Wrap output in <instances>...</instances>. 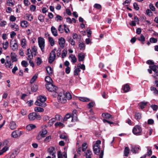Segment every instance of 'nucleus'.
I'll use <instances>...</instances> for the list:
<instances>
[{
    "label": "nucleus",
    "mask_w": 158,
    "mask_h": 158,
    "mask_svg": "<svg viewBox=\"0 0 158 158\" xmlns=\"http://www.w3.org/2000/svg\"><path fill=\"white\" fill-rule=\"evenodd\" d=\"M47 99L46 97L45 96H40L37 97V99L35 101V104L36 105L45 107L46 106L45 103Z\"/></svg>",
    "instance_id": "nucleus-1"
},
{
    "label": "nucleus",
    "mask_w": 158,
    "mask_h": 158,
    "mask_svg": "<svg viewBox=\"0 0 158 158\" xmlns=\"http://www.w3.org/2000/svg\"><path fill=\"white\" fill-rule=\"evenodd\" d=\"M46 89L49 91L53 92L54 93L53 95L54 97H56L58 95V88L54 85L52 84H47L46 85Z\"/></svg>",
    "instance_id": "nucleus-2"
},
{
    "label": "nucleus",
    "mask_w": 158,
    "mask_h": 158,
    "mask_svg": "<svg viewBox=\"0 0 158 158\" xmlns=\"http://www.w3.org/2000/svg\"><path fill=\"white\" fill-rule=\"evenodd\" d=\"M57 98L58 102L61 103H65L67 102L65 94L63 91L59 93Z\"/></svg>",
    "instance_id": "nucleus-3"
},
{
    "label": "nucleus",
    "mask_w": 158,
    "mask_h": 158,
    "mask_svg": "<svg viewBox=\"0 0 158 158\" xmlns=\"http://www.w3.org/2000/svg\"><path fill=\"white\" fill-rule=\"evenodd\" d=\"M38 40L39 47L41 51L44 52V51L45 40L43 37H40L38 38Z\"/></svg>",
    "instance_id": "nucleus-4"
},
{
    "label": "nucleus",
    "mask_w": 158,
    "mask_h": 158,
    "mask_svg": "<svg viewBox=\"0 0 158 158\" xmlns=\"http://www.w3.org/2000/svg\"><path fill=\"white\" fill-rule=\"evenodd\" d=\"M56 50V48H54L50 53V56L48 59V62L51 64L56 59V54L55 52Z\"/></svg>",
    "instance_id": "nucleus-5"
},
{
    "label": "nucleus",
    "mask_w": 158,
    "mask_h": 158,
    "mask_svg": "<svg viewBox=\"0 0 158 158\" xmlns=\"http://www.w3.org/2000/svg\"><path fill=\"white\" fill-rule=\"evenodd\" d=\"M142 131L141 127L137 125L135 126L132 130L133 133L136 135H140V133Z\"/></svg>",
    "instance_id": "nucleus-6"
},
{
    "label": "nucleus",
    "mask_w": 158,
    "mask_h": 158,
    "mask_svg": "<svg viewBox=\"0 0 158 158\" xmlns=\"http://www.w3.org/2000/svg\"><path fill=\"white\" fill-rule=\"evenodd\" d=\"M10 46L12 50L16 51L18 50V45L17 41L15 40H12L10 41Z\"/></svg>",
    "instance_id": "nucleus-7"
},
{
    "label": "nucleus",
    "mask_w": 158,
    "mask_h": 158,
    "mask_svg": "<svg viewBox=\"0 0 158 158\" xmlns=\"http://www.w3.org/2000/svg\"><path fill=\"white\" fill-rule=\"evenodd\" d=\"M22 132L19 130H16L13 131L11 134V137L13 138H17L20 136L22 134Z\"/></svg>",
    "instance_id": "nucleus-8"
},
{
    "label": "nucleus",
    "mask_w": 158,
    "mask_h": 158,
    "mask_svg": "<svg viewBox=\"0 0 158 158\" xmlns=\"http://www.w3.org/2000/svg\"><path fill=\"white\" fill-rule=\"evenodd\" d=\"M40 118V116L38 114L33 112L29 114L28 115V118Z\"/></svg>",
    "instance_id": "nucleus-9"
},
{
    "label": "nucleus",
    "mask_w": 158,
    "mask_h": 158,
    "mask_svg": "<svg viewBox=\"0 0 158 158\" xmlns=\"http://www.w3.org/2000/svg\"><path fill=\"white\" fill-rule=\"evenodd\" d=\"M93 151L94 153L96 155H98L100 151V148L98 145H95L93 146Z\"/></svg>",
    "instance_id": "nucleus-10"
},
{
    "label": "nucleus",
    "mask_w": 158,
    "mask_h": 158,
    "mask_svg": "<svg viewBox=\"0 0 158 158\" xmlns=\"http://www.w3.org/2000/svg\"><path fill=\"white\" fill-rule=\"evenodd\" d=\"M130 89L129 85L128 84L124 85L122 88V90L123 91H122L123 93H126L128 92Z\"/></svg>",
    "instance_id": "nucleus-11"
},
{
    "label": "nucleus",
    "mask_w": 158,
    "mask_h": 158,
    "mask_svg": "<svg viewBox=\"0 0 158 158\" xmlns=\"http://www.w3.org/2000/svg\"><path fill=\"white\" fill-rule=\"evenodd\" d=\"M13 65V62L10 60H7L5 63L6 67L7 68H12Z\"/></svg>",
    "instance_id": "nucleus-12"
},
{
    "label": "nucleus",
    "mask_w": 158,
    "mask_h": 158,
    "mask_svg": "<svg viewBox=\"0 0 158 158\" xmlns=\"http://www.w3.org/2000/svg\"><path fill=\"white\" fill-rule=\"evenodd\" d=\"M65 43V40L64 38L61 37L59 39V44L61 48H63L64 47Z\"/></svg>",
    "instance_id": "nucleus-13"
},
{
    "label": "nucleus",
    "mask_w": 158,
    "mask_h": 158,
    "mask_svg": "<svg viewBox=\"0 0 158 158\" xmlns=\"http://www.w3.org/2000/svg\"><path fill=\"white\" fill-rule=\"evenodd\" d=\"M31 50L30 49L28 48L27 49V55L28 59L30 60L33 58L34 55V54L31 53Z\"/></svg>",
    "instance_id": "nucleus-14"
},
{
    "label": "nucleus",
    "mask_w": 158,
    "mask_h": 158,
    "mask_svg": "<svg viewBox=\"0 0 158 158\" xmlns=\"http://www.w3.org/2000/svg\"><path fill=\"white\" fill-rule=\"evenodd\" d=\"M48 152L50 155H53V154H56L55 148L54 147H51L48 149Z\"/></svg>",
    "instance_id": "nucleus-15"
},
{
    "label": "nucleus",
    "mask_w": 158,
    "mask_h": 158,
    "mask_svg": "<svg viewBox=\"0 0 158 158\" xmlns=\"http://www.w3.org/2000/svg\"><path fill=\"white\" fill-rule=\"evenodd\" d=\"M47 133V131L46 129H44L41 130L39 132V134L43 138L45 137V135Z\"/></svg>",
    "instance_id": "nucleus-16"
},
{
    "label": "nucleus",
    "mask_w": 158,
    "mask_h": 158,
    "mask_svg": "<svg viewBox=\"0 0 158 158\" xmlns=\"http://www.w3.org/2000/svg\"><path fill=\"white\" fill-rule=\"evenodd\" d=\"M10 128L11 130H14L17 127L16 123L15 122L11 121L10 122L9 124Z\"/></svg>",
    "instance_id": "nucleus-17"
},
{
    "label": "nucleus",
    "mask_w": 158,
    "mask_h": 158,
    "mask_svg": "<svg viewBox=\"0 0 158 158\" xmlns=\"http://www.w3.org/2000/svg\"><path fill=\"white\" fill-rule=\"evenodd\" d=\"M51 31L52 34L55 36H56L58 35L57 31L56 29L54 26L51 27Z\"/></svg>",
    "instance_id": "nucleus-18"
},
{
    "label": "nucleus",
    "mask_w": 158,
    "mask_h": 158,
    "mask_svg": "<svg viewBox=\"0 0 158 158\" xmlns=\"http://www.w3.org/2000/svg\"><path fill=\"white\" fill-rule=\"evenodd\" d=\"M102 116L103 118H114V117L110 114L106 113H103L102 114Z\"/></svg>",
    "instance_id": "nucleus-19"
},
{
    "label": "nucleus",
    "mask_w": 158,
    "mask_h": 158,
    "mask_svg": "<svg viewBox=\"0 0 158 158\" xmlns=\"http://www.w3.org/2000/svg\"><path fill=\"white\" fill-rule=\"evenodd\" d=\"M20 25L23 28L27 27L28 26V23L26 21L23 20L21 22Z\"/></svg>",
    "instance_id": "nucleus-20"
},
{
    "label": "nucleus",
    "mask_w": 158,
    "mask_h": 158,
    "mask_svg": "<svg viewBox=\"0 0 158 158\" xmlns=\"http://www.w3.org/2000/svg\"><path fill=\"white\" fill-rule=\"evenodd\" d=\"M10 56L13 62L16 61L17 60V56L15 53L11 52Z\"/></svg>",
    "instance_id": "nucleus-21"
},
{
    "label": "nucleus",
    "mask_w": 158,
    "mask_h": 158,
    "mask_svg": "<svg viewBox=\"0 0 158 158\" xmlns=\"http://www.w3.org/2000/svg\"><path fill=\"white\" fill-rule=\"evenodd\" d=\"M130 149L128 147H126L124 151V156L127 157L129 153Z\"/></svg>",
    "instance_id": "nucleus-22"
},
{
    "label": "nucleus",
    "mask_w": 158,
    "mask_h": 158,
    "mask_svg": "<svg viewBox=\"0 0 158 158\" xmlns=\"http://www.w3.org/2000/svg\"><path fill=\"white\" fill-rule=\"evenodd\" d=\"M21 43L22 47L23 48H25L27 45L26 39L25 38L22 39Z\"/></svg>",
    "instance_id": "nucleus-23"
},
{
    "label": "nucleus",
    "mask_w": 158,
    "mask_h": 158,
    "mask_svg": "<svg viewBox=\"0 0 158 158\" xmlns=\"http://www.w3.org/2000/svg\"><path fill=\"white\" fill-rule=\"evenodd\" d=\"M36 128V126L33 124H29L26 126L27 130L29 131H31V130Z\"/></svg>",
    "instance_id": "nucleus-24"
},
{
    "label": "nucleus",
    "mask_w": 158,
    "mask_h": 158,
    "mask_svg": "<svg viewBox=\"0 0 158 158\" xmlns=\"http://www.w3.org/2000/svg\"><path fill=\"white\" fill-rule=\"evenodd\" d=\"M71 60V61L74 64L76 63L77 61V59L75 56V55L73 54H71L69 57Z\"/></svg>",
    "instance_id": "nucleus-25"
},
{
    "label": "nucleus",
    "mask_w": 158,
    "mask_h": 158,
    "mask_svg": "<svg viewBox=\"0 0 158 158\" xmlns=\"http://www.w3.org/2000/svg\"><path fill=\"white\" fill-rule=\"evenodd\" d=\"M10 27L14 30L15 31H18L19 30V27L16 24L14 23L11 24Z\"/></svg>",
    "instance_id": "nucleus-26"
},
{
    "label": "nucleus",
    "mask_w": 158,
    "mask_h": 158,
    "mask_svg": "<svg viewBox=\"0 0 158 158\" xmlns=\"http://www.w3.org/2000/svg\"><path fill=\"white\" fill-rule=\"evenodd\" d=\"M31 52V53H33L34 55L35 56L37 53V48L36 47L33 46L32 47Z\"/></svg>",
    "instance_id": "nucleus-27"
},
{
    "label": "nucleus",
    "mask_w": 158,
    "mask_h": 158,
    "mask_svg": "<svg viewBox=\"0 0 158 158\" xmlns=\"http://www.w3.org/2000/svg\"><path fill=\"white\" fill-rule=\"evenodd\" d=\"M73 37L74 39L80 40L81 39V36L80 35H78L76 33H74L73 34Z\"/></svg>",
    "instance_id": "nucleus-28"
},
{
    "label": "nucleus",
    "mask_w": 158,
    "mask_h": 158,
    "mask_svg": "<svg viewBox=\"0 0 158 158\" xmlns=\"http://www.w3.org/2000/svg\"><path fill=\"white\" fill-rule=\"evenodd\" d=\"M79 47L81 50L85 49V44L83 42H80L79 44Z\"/></svg>",
    "instance_id": "nucleus-29"
},
{
    "label": "nucleus",
    "mask_w": 158,
    "mask_h": 158,
    "mask_svg": "<svg viewBox=\"0 0 158 158\" xmlns=\"http://www.w3.org/2000/svg\"><path fill=\"white\" fill-rule=\"evenodd\" d=\"M139 147H132L131 148V152L134 154H136L139 152V151L138 150H137V149H139Z\"/></svg>",
    "instance_id": "nucleus-30"
},
{
    "label": "nucleus",
    "mask_w": 158,
    "mask_h": 158,
    "mask_svg": "<svg viewBox=\"0 0 158 158\" xmlns=\"http://www.w3.org/2000/svg\"><path fill=\"white\" fill-rule=\"evenodd\" d=\"M78 99L80 101L83 102H88L90 101L89 98L85 97H79Z\"/></svg>",
    "instance_id": "nucleus-31"
},
{
    "label": "nucleus",
    "mask_w": 158,
    "mask_h": 158,
    "mask_svg": "<svg viewBox=\"0 0 158 158\" xmlns=\"http://www.w3.org/2000/svg\"><path fill=\"white\" fill-rule=\"evenodd\" d=\"M6 2L8 6H13L15 3L14 0H7Z\"/></svg>",
    "instance_id": "nucleus-32"
},
{
    "label": "nucleus",
    "mask_w": 158,
    "mask_h": 158,
    "mask_svg": "<svg viewBox=\"0 0 158 158\" xmlns=\"http://www.w3.org/2000/svg\"><path fill=\"white\" fill-rule=\"evenodd\" d=\"M77 110H73L72 114H71V118H77Z\"/></svg>",
    "instance_id": "nucleus-33"
},
{
    "label": "nucleus",
    "mask_w": 158,
    "mask_h": 158,
    "mask_svg": "<svg viewBox=\"0 0 158 158\" xmlns=\"http://www.w3.org/2000/svg\"><path fill=\"white\" fill-rule=\"evenodd\" d=\"M149 67L152 70H153L155 73L158 72V70L156 69V68L157 67V65H154L152 66H150Z\"/></svg>",
    "instance_id": "nucleus-34"
},
{
    "label": "nucleus",
    "mask_w": 158,
    "mask_h": 158,
    "mask_svg": "<svg viewBox=\"0 0 158 158\" xmlns=\"http://www.w3.org/2000/svg\"><path fill=\"white\" fill-rule=\"evenodd\" d=\"M48 41L51 46H52L55 44V41L52 38L49 36L48 37Z\"/></svg>",
    "instance_id": "nucleus-35"
},
{
    "label": "nucleus",
    "mask_w": 158,
    "mask_h": 158,
    "mask_svg": "<svg viewBox=\"0 0 158 158\" xmlns=\"http://www.w3.org/2000/svg\"><path fill=\"white\" fill-rule=\"evenodd\" d=\"M26 19L28 21H31L33 19V16L32 15L27 14L26 15Z\"/></svg>",
    "instance_id": "nucleus-36"
},
{
    "label": "nucleus",
    "mask_w": 158,
    "mask_h": 158,
    "mask_svg": "<svg viewBox=\"0 0 158 158\" xmlns=\"http://www.w3.org/2000/svg\"><path fill=\"white\" fill-rule=\"evenodd\" d=\"M147 103V102H142L139 103V106L141 109L144 108Z\"/></svg>",
    "instance_id": "nucleus-37"
},
{
    "label": "nucleus",
    "mask_w": 158,
    "mask_h": 158,
    "mask_svg": "<svg viewBox=\"0 0 158 158\" xmlns=\"http://www.w3.org/2000/svg\"><path fill=\"white\" fill-rule=\"evenodd\" d=\"M45 81L48 83L47 84L52 83L53 81L51 78L49 76L46 77Z\"/></svg>",
    "instance_id": "nucleus-38"
},
{
    "label": "nucleus",
    "mask_w": 158,
    "mask_h": 158,
    "mask_svg": "<svg viewBox=\"0 0 158 158\" xmlns=\"http://www.w3.org/2000/svg\"><path fill=\"white\" fill-rule=\"evenodd\" d=\"M34 110L36 112H43L44 111V109L42 108L36 107L35 108Z\"/></svg>",
    "instance_id": "nucleus-39"
},
{
    "label": "nucleus",
    "mask_w": 158,
    "mask_h": 158,
    "mask_svg": "<svg viewBox=\"0 0 158 158\" xmlns=\"http://www.w3.org/2000/svg\"><path fill=\"white\" fill-rule=\"evenodd\" d=\"M75 70L74 71V75H77L81 70L79 68H77L76 66L75 67Z\"/></svg>",
    "instance_id": "nucleus-40"
},
{
    "label": "nucleus",
    "mask_w": 158,
    "mask_h": 158,
    "mask_svg": "<svg viewBox=\"0 0 158 158\" xmlns=\"http://www.w3.org/2000/svg\"><path fill=\"white\" fill-rule=\"evenodd\" d=\"M38 89V86L37 85L33 84L31 86V90L33 92H35Z\"/></svg>",
    "instance_id": "nucleus-41"
},
{
    "label": "nucleus",
    "mask_w": 158,
    "mask_h": 158,
    "mask_svg": "<svg viewBox=\"0 0 158 158\" xmlns=\"http://www.w3.org/2000/svg\"><path fill=\"white\" fill-rule=\"evenodd\" d=\"M46 70L47 73L49 75L52 74V68L49 67L48 66L46 68Z\"/></svg>",
    "instance_id": "nucleus-42"
},
{
    "label": "nucleus",
    "mask_w": 158,
    "mask_h": 158,
    "mask_svg": "<svg viewBox=\"0 0 158 158\" xmlns=\"http://www.w3.org/2000/svg\"><path fill=\"white\" fill-rule=\"evenodd\" d=\"M85 58V56L84 55L81 54H79L78 55V60L79 61H83Z\"/></svg>",
    "instance_id": "nucleus-43"
},
{
    "label": "nucleus",
    "mask_w": 158,
    "mask_h": 158,
    "mask_svg": "<svg viewBox=\"0 0 158 158\" xmlns=\"http://www.w3.org/2000/svg\"><path fill=\"white\" fill-rule=\"evenodd\" d=\"M65 97L66 99L67 98L68 100L71 99L72 98V96L70 93L69 92H66L65 94Z\"/></svg>",
    "instance_id": "nucleus-44"
},
{
    "label": "nucleus",
    "mask_w": 158,
    "mask_h": 158,
    "mask_svg": "<svg viewBox=\"0 0 158 158\" xmlns=\"http://www.w3.org/2000/svg\"><path fill=\"white\" fill-rule=\"evenodd\" d=\"M151 90L153 92V93L155 95H158V91L154 87H151Z\"/></svg>",
    "instance_id": "nucleus-45"
},
{
    "label": "nucleus",
    "mask_w": 158,
    "mask_h": 158,
    "mask_svg": "<svg viewBox=\"0 0 158 158\" xmlns=\"http://www.w3.org/2000/svg\"><path fill=\"white\" fill-rule=\"evenodd\" d=\"M38 74H35V75L33 76L30 81V83H31L32 84L36 80V79H37L38 77Z\"/></svg>",
    "instance_id": "nucleus-46"
},
{
    "label": "nucleus",
    "mask_w": 158,
    "mask_h": 158,
    "mask_svg": "<svg viewBox=\"0 0 158 158\" xmlns=\"http://www.w3.org/2000/svg\"><path fill=\"white\" fill-rule=\"evenodd\" d=\"M36 64L38 65H40L42 63V60L40 57H37L36 60Z\"/></svg>",
    "instance_id": "nucleus-47"
},
{
    "label": "nucleus",
    "mask_w": 158,
    "mask_h": 158,
    "mask_svg": "<svg viewBox=\"0 0 158 158\" xmlns=\"http://www.w3.org/2000/svg\"><path fill=\"white\" fill-rule=\"evenodd\" d=\"M87 145V143L86 142H85L83 143L82 145V151L84 152L87 148V147L86 146Z\"/></svg>",
    "instance_id": "nucleus-48"
},
{
    "label": "nucleus",
    "mask_w": 158,
    "mask_h": 158,
    "mask_svg": "<svg viewBox=\"0 0 158 158\" xmlns=\"http://www.w3.org/2000/svg\"><path fill=\"white\" fill-rule=\"evenodd\" d=\"M64 29V26H63L62 25H60L58 27V31L61 33L63 32Z\"/></svg>",
    "instance_id": "nucleus-49"
},
{
    "label": "nucleus",
    "mask_w": 158,
    "mask_h": 158,
    "mask_svg": "<svg viewBox=\"0 0 158 158\" xmlns=\"http://www.w3.org/2000/svg\"><path fill=\"white\" fill-rule=\"evenodd\" d=\"M95 105V102L94 101H92L89 102L88 105V108L91 109V108L93 107Z\"/></svg>",
    "instance_id": "nucleus-50"
},
{
    "label": "nucleus",
    "mask_w": 158,
    "mask_h": 158,
    "mask_svg": "<svg viewBox=\"0 0 158 158\" xmlns=\"http://www.w3.org/2000/svg\"><path fill=\"white\" fill-rule=\"evenodd\" d=\"M9 43L8 42L6 41L3 43V47L5 49H6L8 46Z\"/></svg>",
    "instance_id": "nucleus-51"
},
{
    "label": "nucleus",
    "mask_w": 158,
    "mask_h": 158,
    "mask_svg": "<svg viewBox=\"0 0 158 158\" xmlns=\"http://www.w3.org/2000/svg\"><path fill=\"white\" fill-rule=\"evenodd\" d=\"M150 107L154 111H156L158 109V106L156 105H152Z\"/></svg>",
    "instance_id": "nucleus-52"
},
{
    "label": "nucleus",
    "mask_w": 158,
    "mask_h": 158,
    "mask_svg": "<svg viewBox=\"0 0 158 158\" xmlns=\"http://www.w3.org/2000/svg\"><path fill=\"white\" fill-rule=\"evenodd\" d=\"M157 39L153 37H152L150 39V41L152 43H156L157 42Z\"/></svg>",
    "instance_id": "nucleus-53"
},
{
    "label": "nucleus",
    "mask_w": 158,
    "mask_h": 158,
    "mask_svg": "<svg viewBox=\"0 0 158 158\" xmlns=\"http://www.w3.org/2000/svg\"><path fill=\"white\" fill-rule=\"evenodd\" d=\"M7 149V148H6L5 147H4L2 150H0V155L2 154L3 153L6 152Z\"/></svg>",
    "instance_id": "nucleus-54"
},
{
    "label": "nucleus",
    "mask_w": 158,
    "mask_h": 158,
    "mask_svg": "<svg viewBox=\"0 0 158 158\" xmlns=\"http://www.w3.org/2000/svg\"><path fill=\"white\" fill-rule=\"evenodd\" d=\"M138 39L140 41L144 42L145 40V38L143 35L141 34L140 37L138 38Z\"/></svg>",
    "instance_id": "nucleus-55"
},
{
    "label": "nucleus",
    "mask_w": 158,
    "mask_h": 158,
    "mask_svg": "<svg viewBox=\"0 0 158 158\" xmlns=\"http://www.w3.org/2000/svg\"><path fill=\"white\" fill-rule=\"evenodd\" d=\"M6 21L2 20H0V26H4L6 24Z\"/></svg>",
    "instance_id": "nucleus-56"
},
{
    "label": "nucleus",
    "mask_w": 158,
    "mask_h": 158,
    "mask_svg": "<svg viewBox=\"0 0 158 158\" xmlns=\"http://www.w3.org/2000/svg\"><path fill=\"white\" fill-rule=\"evenodd\" d=\"M38 19L41 22H43L44 20V17L42 15H40L38 17Z\"/></svg>",
    "instance_id": "nucleus-57"
},
{
    "label": "nucleus",
    "mask_w": 158,
    "mask_h": 158,
    "mask_svg": "<svg viewBox=\"0 0 158 158\" xmlns=\"http://www.w3.org/2000/svg\"><path fill=\"white\" fill-rule=\"evenodd\" d=\"M21 64L23 67H26L28 65V63L25 60H23L21 62Z\"/></svg>",
    "instance_id": "nucleus-58"
},
{
    "label": "nucleus",
    "mask_w": 158,
    "mask_h": 158,
    "mask_svg": "<svg viewBox=\"0 0 158 158\" xmlns=\"http://www.w3.org/2000/svg\"><path fill=\"white\" fill-rule=\"evenodd\" d=\"M63 18L59 15H57L56 17V20L58 21L59 20H61Z\"/></svg>",
    "instance_id": "nucleus-59"
},
{
    "label": "nucleus",
    "mask_w": 158,
    "mask_h": 158,
    "mask_svg": "<svg viewBox=\"0 0 158 158\" xmlns=\"http://www.w3.org/2000/svg\"><path fill=\"white\" fill-rule=\"evenodd\" d=\"M94 7L95 8L98 9H100L101 8V6L100 5L98 4H95L94 5Z\"/></svg>",
    "instance_id": "nucleus-60"
},
{
    "label": "nucleus",
    "mask_w": 158,
    "mask_h": 158,
    "mask_svg": "<svg viewBox=\"0 0 158 158\" xmlns=\"http://www.w3.org/2000/svg\"><path fill=\"white\" fill-rule=\"evenodd\" d=\"M21 7V5H18L17 6H16V12L17 13H19V10L20 8Z\"/></svg>",
    "instance_id": "nucleus-61"
},
{
    "label": "nucleus",
    "mask_w": 158,
    "mask_h": 158,
    "mask_svg": "<svg viewBox=\"0 0 158 158\" xmlns=\"http://www.w3.org/2000/svg\"><path fill=\"white\" fill-rule=\"evenodd\" d=\"M77 67L79 68L80 69L81 68L83 70H85V65L83 64L80 65L78 64L77 65Z\"/></svg>",
    "instance_id": "nucleus-62"
},
{
    "label": "nucleus",
    "mask_w": 158,
    "mask_h": 158,
    "mask_svg": "<svg viewBox=\"0 0 158 158\" xmlns=\"http://www.w3.org/2000/svg\"><path fill=\"white\" fill-rule=\"evenodd\" d=\"M32 32V29H28L26 31V33L27 35L31 34Z\"/></svg>",
    "instance_id": "nucleus-63"
},
{
    "label": "nucleus",
    "mask_w": 158,
    "mask_h": 158,
    "mask_svg": "<svg viewBox=\"0 0 158 158\" xmlns=\"http://www.w3.org/2000/svg\"><path fill=\"white\" fill-rule=\"evenodd\" d=\"M16 19V17L13 15H11L10 17V20L11 21H15Z\"/></svg>",
    "instance_id": "nucleus-64"
}]
</instances>
